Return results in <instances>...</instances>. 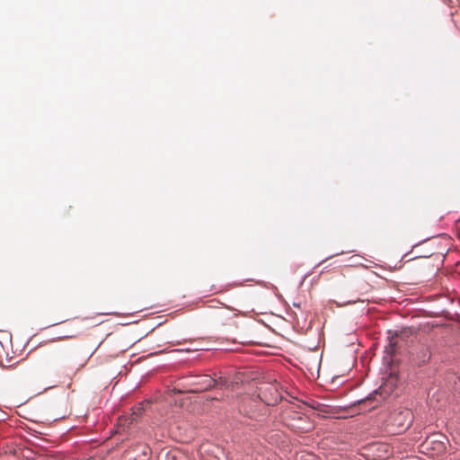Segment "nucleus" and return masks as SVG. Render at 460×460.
Segmentation results:
<instances>
[{"label": "nucleus", "instance_id": "obj_9", "mask_svg": "<svg viewBox=\"0 0 460 460\" xmlns=\"http://www.w3.org/2000/svg\"><path fill=\"white\" fill-rule=\"evenodd\" d=\"M144 411L143 403H139L132 409L130 417V424L137 420V418L142 414Z\"/></svg>", "mask_w": 460, "mask_h": 460}, {"label": "nucleus", "instance_id": "obj_3", "mask_svg": "<svg viewBox=\"0 0 460 460\" xmlns=\"http://www.w3.org/2000/svg\"><path fill=\"white\" fill-rule=\"evenodd\" d=\"M199 454L202 460H226L224 450L212 444L202 445Z\"/></svg>", "mask_w": 460, "mask_h": 460}, {"label": "nucleus", "instance_id": "obj_2", "mask_svg": "<svg viewBox=\"0 0 460 460\" xmlns=\"http://www.w3.org/2000/svg\"><path fill=\"white\" fill-rule=\"evenodd\" d=\"M396 377L395 376H390L388 380L385 381V383L379 387L378 390L375 391V393L369 394L367 398L361 400L358 402L359 404H367V402L376 401V396L379 395L381 397V400H385L389 394L393 393V388L395 385Z\"/></svg>", "mask_w": 460, "mask_h": 460}, {"label": "nucleus", "instance_id": "obj_7", "mask_svg": "<svg viewBox=\"0 0 460 460\" xmlns=\"http://www.w3.org/2000/svg\"><path fill=\"white\" fill-rule=\"evenodd\" d=\"M191 385L196 386L191 391L198 393L213 387L215 385V380L207 375L196 376L193 377V382L191 383Z\"/></svg>", "mask_w": 460, "mask_h": 460}, {"label": "nucleus", "instance_id": "obj_6", "mask_svg": "<svg viewBox=\"0 0 460 460\" xmlns=\"http://www.w3.org/2000/svg\"><path fill=\"white\" fill-rule=\"evenodd\" d=\"M259 396L268 405H273L280 399V395L274 385L261 387Z\"/></svg>", "mask_w": 460, "mask_h": 460}, {"label": "nucleus", "instance_id": "obj_4", "mask_svg": "<svg viewBox=\"0 0 460 460\" xmlns=\"http://www.w3.org/2000/svg\"><path fill=\"white\" fill-rule=\"evenodd\" d=\"M150 448L145 443H137L127 451V456L132 460H148Z\"/></svg>", "mask_w": 460, "mask_h": 460}, {"label": "nucleus", "instance_id": "obj_8", "mask_svg": "<svg viewBox=\"0 0 460 460\" xmlns=\"http://www.w3.org/2000/svg\"><path fill=\"white\" fill-rule=\"evenodd\" d=\"M159 460H190V456L181 449L172 448L165 452H161Z\"/></svg>", "mask_w": 460, "mask_h": 460}, {"label": "nucleus", "instance_id": "obj_1", "mask_svg": "<svg viewBox=\"0 0 460 460\" xmlns=\"http://www.w3.org/2000/svg\"><path fill=\"white\" fill-rule=\"evenodd\" d=\"M306 420L307 418L305 416L291 409H287L282 413V420L295 432H305L308 430V428L302 425Z\"/></svg>", "mask_w": 460, "mask_h": 460}, {"label": "nucleus", "instance_id": "obj_11", "mask_svg": "<svg viewBox=\"0 0 460 460\" xmlns=\"http://www.w3.org/2000/svg\"><path fill=\"white\" fill-rule=\"evenodd\" d=\"M242 342H243V343H250V342H252V341H242Z\"/></svg>", "mask_w": 460, "mask_h": 460}, {"label": "nucleus", "instance_id": "obj_10", "mask_svg": "<svg viewBox=\"0 0 460 460\" xmlns=\"http://www.w3.org/2000/svg\"><path fill=\"white\" fill-rule=\"evenodd\" d=\"M224 312H225V310H224V309H223V310H221L220 312H218V313H217V316L219 317V316L221 315V313H224Z\"/></svg>", "mask_w": 460, "mask_h": 460}, {"label": "nucleus", "instance_id": "obj_5", "mask_svg": "<svg viewBox=\"0 0 460 460\" xmlns=\"http://www.w3.org/2000/svg\"><path fill=\"white\" fill-rule=\"evenodd\" d=\"M393 424L397 426L398 431H403L407 429L412 420L411 412L408 410L399 411L392 416Z\"/></svg>", "mask_w": 460, "mask_h": 460}]
</instances>
